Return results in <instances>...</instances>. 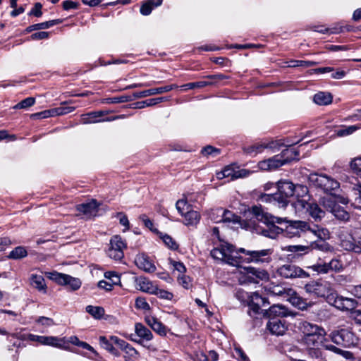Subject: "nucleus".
Here are the masks:
<instances>
[{
    "label": "nucleus",
    "mask_w": 361,
    "mask_h": 361,
    "mask_svg": "<svg viewBox=\"0 0 361 361\" xmlns=\"http://www.w3.org/2000/svg\"><path fill=\"white\" fill-rule=\"evenodd\" d=\"M333 97L329 92H319L314 95L313 100L318 105H328L332 102Z\"/></svg>",
    "instance_id": "obj_38"
},
{
    "label": "nucleus",
    "mask_w": 361,
    "mask_h": 361,
    "mask_svg": "<svg viewBox=\"0 0 361 361\" xmlns=\"http://www.w3.org/2000/svg\"><path fill=\"white\" fill-rule=\"evenodd\" d=\"M126 247V245L122 238L119 235H114L110 240L107 255L111 259L120 260L124 256L123 250Z\"/></svg>",
    "instance_id": "obj_13"
},
{
    "label": "nucleus",
    "mask_w": 361,
    "mask_h": 361,
    "mask_svg": "<svg viewBox=\"0 0 361 361\" xmlns=\"http://www.w3.org/2000/svg\"><path fill=\"white\" fill-rule=\"evenodd\" d=\"M248 174L249 171L245 169L235 171L233 167L228 166L222 171L216 172V176L219 180L228 178L230 180H233L239 178L246 177Z\"/></svg>",
    "instance_id": "obj_18"
},
{
    "label": "nucleus",
    "mask_w": 361,
    "mask_h": 361,
    "mask_svg": "<svg viewBox=\"0 0 361 361\" xmlns=\"http://www.w3.org/2000/svg\"><path fill=\"white\" fill-rule=\"evenodd\" d=\"M148 325L157 334L161 336L167 334L169 329L155 317H150L147 319Z\"/></svg>",
    "instance_id": "obj_31"
},
{
    "label": "nucleus",
    "mask_w": 361,
    "mask_h": 361,
    "mask_svg": "<svg viewBox=\"0 0 361 361\" xmlns=\"http://www.w3.org/2000/svg\"><path fill=\"white\" fill-rule=\"evenodd\" d=\"M55 111V108L49 110H45L39 113L32 114L31 117L37 118H47L49 117L56 116V114Z\"/></svg>",
    "instance_id": "obj_55"
},
{
    "label": "nucleus",
    "mask_w": 361,
    "mask_h": 361,
    "mask_svg": "<svg viewBox=\"0 0 361 361\" xmlns=\"http://www.w3.org/2000/svg\"><path fill=\"white\" fill-rule=\"evenodd\" d=\"M276 273L285 279H303L307 278L310 276L302 269L293 264H286L279 267L276 270Z\"/></svg>",
    "instance_id": "obj_9"
},
{
    "label": "nucleus",
    "mask_w": 361,
    "mask_h": 361,
    "mask_svg": "<svg viewBox=\"0 0 361 361\" xmlns=\"http://www.w3.org/2000/svg\"><path fill=\"white\" fill-rule=\"evenodd\" d=\"M135 306L137 309L142 310H149L150 309L149 305L147 303L145 298L142 297L136 298Z\"/></svg>",
    "instance_id": "obj_58"
},
{
    "label": "nucleus",
    "mask_w": 361,
    "mask_h": 361,
    "mask_svg": "<svg viewBox=\"0 0 361 361\" xmlns=\"http://www.w3.org/2000/svg\"><path fill=\"white\" fill-rule=\"evenodd\" d=\"M310 268L319 274H325L331 272H341L343 270L344 265L339 259L333 258L329 262H317Z\"/></svg>",
    "instance_id": "obj_7"
},
{
    "label": "nucleus",
    "mask_w": 361,
    "mask_h": 361,
    "mask_svg": "<svg viewBox=\"0 0 361 361\" xmlns=\"http://www.w3.org/2000/svg\"><path fill=\"white\" fill-rule=\"evenodd\" d=\"M107 114L104 111H91L81 115V123L82 124L96 123L105 121H111L116 117L108 118L105 117Z\"/></svg>",
    "instance_id": "obj_15"
},
{
    "label": "nucleus",
    "mask_w": 361,
    "mask_h": 361,
    "mask_svg": "<svg viewBox=\"0 0 361 361\" xmlns=\"http://www.w3.org/2000/svg\"><path fill=\"white\" fill-rule=\"evenodd\" d=\"M164 100V97H158L142 101L136 104L137 108L142 109L145 106H151L159 104Z\"/></svg>",
    "instance_id": "obj_49"
},
{
    "label": "nucleus",
    "mask_w": 361,
    "mask_h": 361,
    "mask_svg": "<svg viewBox=\"0 0 361 361\" xmlns=\"http://www.w3.org/2000/svg\"><path fill=\"white\" fill-rule=\"evenodd\" d=\"M35 103V99L34 97H27L18 103L13 106L15 109H27L32 106Z\"/></svg>",
    "instance_id": "obj_52"
},
{
    "label": "nucleus",
    "mask_w": 361,
    "mask_h": 361,
    "mask_svg": "<svg viewBox=\"0 0 361 361\" xmlns=\"http://www.w3.org/2000/svg\"><path fill=\"white\" fill-rule=\"evenodd\" d=\"M178 281L183 288L188 289L191 286L192 280L185 274L178 276Z\"/></svg>",
    "instance_id": "obj_60"
},
{
    "label": "nucleus",
    "mask_w": 361,
    "mask_h": 361,
    "mask_svg": "<svg viewBox=\"0 0 361 361\" xmlns=\"http://www.w3.org/2000/svg\"><path fill=\"white\" fill-rule=\"evenodd\" d=\"M301 329L304 334V336L312 335L319 336H326V331L323 328L310 322H303L301 326Z\"/></svg>",
    "instance_id": "obj_27"
},
{
    "label": "nucleus",
    "mask_w": 361,
    "mask_h": 361,
    "mask_svg": "<svg viewBox=\"0 0 361 361\" xmlns=\"http://www.w3.org/2000/svg\"><path fill=\"white\" fill-rule=\"evenodd\" d=\"M239 252L245 253L248 256L247 258L248 262L257 264L269 263L271 261V255L273 254L272 249L245 250L243 248H240Z\"/></svg>",
    "instance_id": "obj_8"
},
{
    "label": "nucleus",
    "mask_w": 361,
    "mask_h": 361,
    "mask_svg": "<svg viewBox=\"0 0 361 361\" xmlns=\"http://www.w3.org/2000/svg\"><path fill=\"white\" fill-rule=\"evenodd\" d=\"M98 204L94 200L90 202L82 203L77 206V210L87 217L96 216L98 209Z\"/></svg>",
    "instance_id": "obj_30"
},
{
    "label": "nucleus",
    "mask_w": 361,
    "mask_h": 361,
    "mask_svg": "<svg viewBox=\"0 0 361 361\" xmlns=\"http://www.w3.org/2000/svg\"><path fill=\"white\" fill-rule=\"evenodd\" d=\"M215 213H216L218 216H221L220 219L221 222L236 224L240 221V217L231 211L224 210L222 208H217Z\"/></svg>",
    "instance_id": "obj_32"
},
{
    "label": "nucleus",
    "mask_w": 361,
    "mask_h": 361,
    "mask_svg": "<svg viewBox=\"0 0 361 361\" xmlns=\"http://www.w3.org/2000/svg\"><path fill=\"white\" fill-rule=\"evenodd\" d=\"M288 292H293L292 294H290V297L289 298L290 302L295 306V307L298 308L299 310H306L308 307V303L305 300H304L302 298L299 296L298 294H296L295 292H293L291 289L288 290ZM290 295V293H288Z\"/></svg>",
    "instance_id": "obj_36"
},
{
    "label": "nucleus",
    "mask_w": 361,
    "mask_h": 361,
    "mask_svg": "<svg viewBox=\"0 0 361 361\" xmlns=\"http://www.w3.org/2000/svg\"><path fill=\"white\" fill-rule=\"evenodd\" d=\"M36 322L46 327L51 326L54 324V322L51 318L46 317H39L36 319Z\"/></svg>",
    "instance_id": "obj_62"
},
{
    "label": "nucleus",
    "mask_w": 361,
    "mask_h": 361,
    "mask_svg": "<svg viewBox=\"0 0 361 361\" xmlns=\"http://www.w3.org/2000/svg\"><path fill=\"white\" fill-rule=\"evenodd\" d=\"M42 344L51 345L54 347H59L61 345V341L55 336H44L43 338Z\"/></svg>",
    "instance_id": "obj_53"
},
{
    "label": "nucleus",
    "mask_w": 361,
    "mask_h": 361,
    "mask_svg": "<svg viewBox=\"0 0 361 361\" xmlns=\"http://www.w3.org/2000/svg\"><path fill=\"white\" fill-rule=\"evenodd\" d=\"M324 340V336H319L315 335L306 336L303 337L304 343L309 347H319L322 345Z\"/></svg>",
    "instance_id": "obj_39"
},
{
    "label": "nucleus",
    "mask_w": 361,
    "mask_h": 361,
    "mask_svg": "<svg viewBox=\"0 0 361 361\" xmlns=\"http://www.w3.org/2000/svg\"><path fill=\"white\" fill-rule=\"evenodd\" d=\"M245 217L243 225L246 229L272 239L283 231L280 226L285 223L288 224L286 232L292 234L291 237L300 236L301 232L311 231L312 228L305 221H290L286 218L274 216L258 206H253L245 213Z\"/></svg>",
    "instance_id": "obj_1"
},
{
    "label": "nucleus",
    "mask_w": 361,
    "mask_h": 361,
    "mask_svg": "<svg viewBox=\"0 0 361 361\" xmlns=\"http://www.w3.org/2000/svg\"><path fill=\"white\" fill-rule=\"evenodd\" d=\"M238 252L235 250L232 245H221L219 247H215L211 251V256L216 259L224 261L232 266H238L240 259L238 256Z\"/></svg>",
    "instance_id": "obj_5"
},
{
    "label": "nucleus",
    "mask_w": 361,
    "mask_h": 361,
    "mask_svg": "<svg viewBox=\"0 0 361 361\" xmlns=\"http://www.w3.org/2000/svg\"><path fill=\"white\" fill-rule=\"evenodd\" d=\"M163 0H147L142 2L140 6V13L143 16H148L154 8L161 5Z\"/></svg>",
    "instance_id": "obj_34"
},
{
    "label": "nucleus",
    "mask_w": 361,
    "mask_h": 361,
    "mask_svg": "<svg viewBox=\"0 0 361 361\" xmlns=\"http://www.w3.org/2000/svg\"><path fill=\"white\" fill-rule=\"evenodd\" d=\"M339 240L341 247L348 251H353L356 253L361 252V231L356 232V238L350 233L341 231L339 235Z\"/></svg>",
    "instance_id": "obj_6"
},
{
    "label": "nucleus",
    "mask_w": 361,
    "mask_h": 361,
    "mask_svg": "<svg viewBox=\"0 0 361 361\" xmlns=\"http://www.w3.org/2000/svg\"><path fill=\"white\" fill-rule=\"evenodd\" d=\"M210 85V82L207 81H198L195 82H189L187 84H184L180 86L182 90H188L190 89L195 88H202Z\"/></svg>",
    "instance_id": "obj_47"
},
{
    "label": "nucleus",
    "mask_w": 361,
    "mask_h": 361,
    "mask_svg": "<svg viewBox=\"0 0 361 361\" xmlns=\"http://www.w3.org/2000/svg\"><path fill=\"white\" fill-rule=\"evenodd\" d=\"M310 232L317 236L319 239L312 242L308 245L310 247V251L312 250H317L323 252H328L331 250V246L329 244L322 238V235L324 234V229H321L317 226H315L312 228Z\"/></svg>",
    "instance_id": "obj_17"
},
{
    "label": "nucleus",
    "mask_w": 361,
    "mask_h": 361,
    "mask_svg": "<svg viewBox=\"0 0 361 361\" xmlns=\"http://www.w3.org/2000/svg\"><path fill=\"white\" fill-rule=\"evenodd\" d=\"M152 294L157 295L159 298L171 300L173 297V294L167 290L159 289L156 286V290Z\"/></svg>",
    "instance_id": "obj_59"
},
{
    "label": "nucleus",
    "mask_w": 361,
    "mask_h": 361,
    "mask_svg": "<svg viewBox=\"0 0 361 361\" xmlns=\"http://www.w3.org/2000/svg\"><path fill=\"white\" fill-rule=\"evenodd\" d=\"M357 305V302L352 298H345L343 297V309L342 310L349 311L353 310Z\"/></svg>",
    "instance_id": "obj_57"
},
{
    "label": "nucleus",
    "mask_w": 361,
    "mask_h": 361,
    "mask_svg": "<svg viewBox=\"0 0 361 361\" xmlns=\"http://www.w3.org/2000/svg\"><path fill=\"white\" fill-rule=\"evenodd\" d=\"M75 108L74 106H61L55 108V110H56L55 112L56 114V116H61V115H64V114L71 113V112L75 110Z\"/></svg>",
    "instance_id": "obj_63"
},
{
    "label": "nucleus",
    "mask_w": 361,
    "mask_h": 361,
    "mask_svg": "<svg viewBox=\"0 0 361 361\" xmlns=\"http://www.w3.org/2000/svg\"><path fill=\"white\" fill-rule=\"evenodd\" d=\"M160 238L162 239L165 245L169 249L172 250H176L178 249V244L173 238H172L171 236L167 234H162Z\"/></svg>",
    "instance_id": "obj_46"
},
{
    "label": "nucleus",
    "mask_w": 361,
    "mask_h": 361,
    "mask_svg": "<svg viewBox=\"0 0 361 361\" xmlns=\"http://www.w3.org/2000/svg\"><path fill=\"white\" fill-rule=\"evenodd\" d=\"M85 309L86 312L96 319H102L105 313L104 309L100 306L87 305Z\"/></svg>",
    "instance_id": "obj_41"
},
{
    "label": "nucleus",
    "mask_w": 361,
    "mask_h": 361,
    "mask_svg": "<svg viewBox=\"0 0 361 361\" xmlns=\"http://www.w3.org/2000/svg\"><path fill=\"white\" fill-rule=\"evenodd\" d=\"M301 329L304 334V336L312 335L319 336H326V331L323 328L310 322H303L301 326Z\"/></svg>",
    "instance_id": "obj_28"
},
{
    "label": "nucleus",
    "mask_w": 361,
    "mask_h": 361,
    "mask_svg": "<svg viewBox=\"0 0 361 361\" xmlns=\"http://www.w3.org/2000/svg\"><path fill=\"white\" fill-rule=\"evenodd\" d=\"M135 281L136 288L140 291L152 294L156 290V286L146 277H136Z\"/></svg>",
    "instance_id": "obj_25"
},
{
    "label": "nucleus",
    "mask_w": 361,
    "mask_h": 361,
    "mask_svg": "<svg viewBox=\"0 0 361 361\" xmlns=\"http://www.w3.org/2000/svg\"><path fill=\"white\" fill-rule=\"evenodd\" d=\"M99 344L104 349L106 350L111 353L116 355H118L117 350L113 345L114 343L112 342L111 339L108 340L105 336H100Z\"/></svg>",
    "instance_id": "obj_42"
},
{
    "label": "nucleus",
    "mask_w": 361,
    "mask_h": 361,
    "mask_svg": "<svg viewBox=\"0 0 361 361\" xmlns=\"http://www.w3.org/2000/svg\"><path fill=\"white\" fill-rule=\"evenodd\" d=\"M281 155L285 164L295 160H298L299 152L294 147H289L283 150Z\"/></svg>",
    "instance_id": "obj_37"
},
{
    "label": "nucleus",
    "mask_w": 361,
    "mask_h": 361,
    "mask_svg": "<svg viewBox=\"0 0 361 361\" xmlns=\"http://www.w3.org/2000/svg\"><path fill=\"white\" fill-rule=\"evenodd\" d=\"M182 216L184 217V224L186 226H196L200 220V214L191 209L186 211Z\"/></svg>",
    "instance_id": "obj_33"
},
{
    "label": "nucleus",
    "mask_w": 361,
    "mask_h": 361,
    "mask_svg": "<svg viewBox=\"0 0 361 361\" xmlns=\"http://www.w3.org/2000/svg\"><path fill=\"white\" fill-rule=\"evenodd\" d=\"M360 127L357 126H344L336 130V135L339 137L349 135L355 132Z\"/></svg>",
    "instance_id": "obj_48"
},
{
    "label": "nucleus",
    "mask_w": 361,
    "mask_h": 361,
    "mask_svg": "<svg viewBox=\"0 0 361 361\" xmlns=\"http://www.w3.org/2000/svg\"><path fill=\"white\" fill-rule=\"evenodd\" d=\"M30 284L39 292L44 293L47 292L45 280L42 275L32 274L30 276Z\"/></svg>",
    "instance_id": "obj_35"
},
{
    "label": "nucleus",
    "mask_w": 361,
    "mask_h": 361,
    "mask_svg": "<svg viewBox=\"0 0 361 361\" xmlns=\"http://www.w3.org/2000/svg\"><path fill=\"white\" fill-rule=\"evenodd\" d=\"M42 5L40 3H36L34 7L29 12V16H34L35 17H41L42 15Z\"/></svg>",
    "instance_id": "obj_64"
},
{
    "label": "nucleus",
    "mask_w": 361,
    "mask_h": 361,
    "mask_svg": "<svg viewBox=\"0 0 361 361\" xmlns=\"http://www.w3.org/2000/svg\"><path fill=\"white\" fill-rule=\"evenodd\" d=\"M291 207L298 209H306L310 216L315 221L321 220L325 214L324 211H323L317 204L308 203L304 200H298L296 202L291 204Z\"/></svg>",
    "instance_id": "obj_10"
},
{
    "label": "nucleus",
    "mask_w": 361,
    "mask_h": 361,
    "mask_svg": "<svg viewBox=\"0 0 361 361\" xmlns=\"http://www.w3.org/2000/svg\"><path fill=\"white\" fill-rule=\"evenodd\" d=\"M111 340L118 348L126 353V357L128 359H136L137 357V351L126 341L114 336H111Z\"/></svg>",
    "instance_id": "obj_22"
},
{
    "label": "nucleus",
    "mask_w": 361,
    "mask_h": 361,
    "mask_svg": "<svg viewBox=\"0 0 361 361\" xmlns=\"http://www.w3.org/2000/svg\"><path fill=\"white\" fill-rule=\"evenodd\" d=\"M246 271L245 280L248 283H258L260 281H268L269 279V273L264 269L249 267L246 269Z\"/></svg>",
    "instance_id": "obj_19"
},
{
    "label": "nucleus",
    "mask_w": 361,
    "mask_h": 361,
    "mask_svg": "<svg viewBox=\"0 0 361 361\" xmlns=\"http://www.w3.org/2000/svg\"><path fill=\"white\" fill-rule=\"evenodd\" d=\"M27 255V250L24 247L18 246L13 249L8 255L10 259H19L26 257Z\"/></svg>",
    "instance_id": "obj_44"
},
{
    "label": "nucleus",
    "mask_w": 361,
    "mask_h": 361,
    "mask_svg": "<svg viewBox=\"0 0 361 361\" xmlns=\"http://www.w3.org/2000/svg\"><path fill=\"white\" fill-rule=\"evenodd\" d=\"M61 23H63L62 19H55L43 23H36L35 24V27L36 28V30H41L48 29L54 25L61 24Z\"/></svg>",
    "instance_id": "obj_45"
},
{
    "label": "nucleus",
    "mask_w": 361,
    "mask_h": 361,
    "mask_svg": "<svg viewBox=\"0 0 361 361\" xmlns=\"http://www.w3.org/2000/svg\"><path fill=\"white\" fill-rule=\"evenodd\" d=\"M174 87H176L174 85H166L164 87L151 88L149 90L135 92L133 93V97L136 99L146 97L150 95L162 94L164 92H167L173 90Z\"/></svg>",
    "instance_id": "obj_24"
},
{
    "label": "nucleus",
    "mask_w": 361,
    "mask_h": 361,
    "mask_svg": "<svg viewBox=\"0 0 361 361\" xmlns=\"http://www.w3.org/2000/svg\"><path fill=\"white\" fill-rule=\"evenodd\" d=\"M322 205L327 212L333 214L338 219L347 221L350 218L349 213L331 197L323 198Z\"/></svg>",
    "instance_id": "obj_11"
},
{
    "label": "nucleus",
    "mask_w": 361,
    "mask_h": 361,
    "mask_svg": "<svg viewBox=\"0 0 361 361\" xmlns=\"http://www.w3.org/2000/svg\"><path fill=\"white\" fill-rule=\"evenodd\" d=\"M264 316L269 319L277 318L281 319L289 316L295 317L292 311L289 310L286 307L282 305H274L268 310H264Z\"/></svg>",
    "instance_id": "obj_16"
},
{
    "label": "nucleus",
    "mask_w": 361,
    "mask_h": 361,
    "mask_svg": "<svg viewBox=\"0 0 361 361\" xmlns=\"http://www.w3.org/2000/svg\"><path fill=\"white\" fill-rule=\"evenodd\" d=\"M57 283L60 285H68L72 290H75L81 286V281L79 279L72 277L69 275L55 273L52 278Z\"/></svg>",
    "instance_id": "obj_20"
},
{
    "label": "nucleus",
    "mask_w": 361,
    "mask_h": 361,
    "mask_svg": "<svg viewBox=\"0 0 361 361\" xmlns=\"http://www.w3.org/2000/svg\"><path fill=\"white\" fill-rule=\"evenodd\" d=\"M283 165H285V164L281 154H276L258 163L259 168L263 171L276 170Z\"/></svg>",
    "instance_id": "obj_21"
},
{
    "label": "nucleus",
    "mask_w": 361,
    "mask_h": 361,
    "mask_svg": "<svg viewBox=\"0 0 361 361\" xmlns=\"http://www.w3.org/2000/svg\"><path fill=\"white\" fill-rule=\"evenodd\" d=\"M176 209L178 212L181 214V216L188 210L192 208L190 204H188L187 201L184 199L179 200L177 201L176 204Z\"/></svg>",
    "instance_id": "obj_54"
},
{
    "label": "nucleus",
    "mask_w": 361,
    "mask_h": 361,
    "mask_svg": "<svg viewBox=\"0 0 361 361\" xmlns=\"http://www.w3.org/2000/svg\"><path fill=\"white\" fill-rule=\"evenodd\" d=\"M234 357L238 361H250L247 355L244 353V351L240 347H235V349Z\"/></svg>",
    "instance_id": "obj_61"
},
{
    "label": "nucleus",
    "mask_w": 361,
    "mask_h": 361,
    "mask_svg": "<svg viewBox=\"0 0 361 361\" xmlns=\"http://www.w3.org/2000/svg\"><path fill=\"white\" fill-rule=\"evenodd\" d=\"M201 153L205 157L212 156V157H215L220 154V149L211 145H207L202 149Z\"/></svg>",
    "instance_id": "obj_51"
},
{
    "label": "nucleus",
    "mask_w": 361,
    "mask_h": 361,
    "mask_svg": "<svg viewBox=\"0 0 361 361\" xmlns=\"http://www.w3.org/2000/svg\"><path fill=\"white\" fill-rule=\"evenodd\" d=\"M277 192L273 194H263L260 196L262 202H277L279 207H285L289 198L294 195L295 190L300 188L302 192H307V188L301 185H294L286 180H281L276 183Z\"/></svg>",
    "instance_id": "obj_2"
},
{
    "label": "nucleus",
    "mask_w": 361,
    "mask_h": 361,
    "mask_svg": "<svg viewBox=\"0 0 361 361\" xmlns=\"http://www.w3.org/2000/svg\"><path fill=\"white\" fill-rule=\"evenodd\" d=\"M329 337L336 345L350 348L358 343V337L349 328H341L332 331Z\"/></svg>",
    "instance_id": "obj_4"
},
{
    "label": "nucleus",
    "mask_w": 361,
    "mask_h": 361,
    "mask_svg": "<svg viewBox=\"0 0 361 361\" xmlns=\"http://www.w3.org/2000/svg\"><path fill=\"white\" fill-rule=\"evenodd\" d=\"M135 263L139 269L145 272L152 273L156 270V267L152 261L145 254L137 255L135 259Z\"/></svg>",
    "instance_id": "obj_23"
},
{
    "label": "nucleus",
    "mask_w": 361,
    "mask_h": 361,
    "mask_svg": "<svg viewBox=\"0 0 361 361\" xmlns=\"http://www.w3.org/2000/svg\"><path fill=\"white\" fill-rule=\"evenodd\" d=\"M343 296H340L337 293H331L329 295H328L326 301L328 303L334 306L336 308L342 310V309H343Z\"/></svg>",
    "instance_id": "obj_40"
},
{
    "label": "nucleus",
    "mask_w": 361,
    "mask_h": 361,
    "mask_svg": "<svg viewBox=\"0 0 361 361\" xmlns=\"http://www.w3.org/2000/svg\"><path fill=\"white\" fill-rule=\"evenodd\" d=\"M269 305V301L266 298H263L258 293H251L248 296V306L250 308L249 314L251 315V312L255 314L263 312L262 307H265Z\"/></svg>",
    "instance_id": "obj_14"
},
{
    "label": "nucleus",
    "mask_w": 361,
    "mask_h": 361,
    "mask_svg": "<svg viewBox=\"0 0 361 361\" xmlns=\"http://www.w3.org/2000/svg\"><path fill=\"white\" fill-rule=\"evenodd\" d=\"M353 173L361 178V157L354 159L350 163Z\"/></svg>",
    "instance_id": "obj_56"
},
{
    "label": "nucleus",
    "mask_w": 361,
    "mask_h": 361,
    "mask_svg": "<svg viewBox=\"0 0 361 361\" xmlns=\"http://www.w3.org/2000/svg\"><path fill=\"white\" fill-rule=\"evenodd\" d=\"M307 293L316 297L324 298L328 296L331 293L330 284L326 281H313L307 283L305 286Z\"/></svg>",
    "instance_id": "obj_12"
},
{
    "label": "nucleus",
    "mask_w": 361,
    "mask_h": 361,
    "mask_svg": "<svg viewBox=\"0 0 361 361\" xmlns=\"http://www.w3.org/2000/svg\"><path fill=\"white\" fill-rule=\"evenodd\" d=\"M314 30L317 32L320 33H325V32H329V33H338L343 31V27H333V28H327L325 27L324 25H317L314 26Z\"/></svg>",
    "instance_id": "obj_50"
},
{
    "label": "nucleus",
    "mask_w": 361,
    "mask_h": 361,
    "mask_svg": "<svg viewBox=\"0 0 361 361\" xmlns=\"http://www.w3.org/2000/svg\"><path fill=\"white\" fill-rule=\"evenodd\" d=\"M135 331L136 335L140 338V340L137 341V340L133 339V338H132V340L135 341L139 343H141L144 341H149L153 338V335H152L151 331L141 323L135 324Z\"/></svg>",
    "instance_id": "obj_29"
},
{
    "label": "nucleus",
    "mask_w": 361,
    "mask_h": 361,
    "mask_svg": "<svg viewBox=\"0 0 361 361\" xmlns=\"http://www.w3.org/2000/svg\"><path fill=\"white\" fill-rule=\"evenodd\" d=\"M285 250L290 252L297 253L299 255L302 254H307L310 252V247L305 245H288L284 248Z\"/></svg>",
    "instance_id": "obj_43"
},
{
    "label": "nucleus",
    "mask_w": 361,
    "mask_h": 361,
    "mask_svg": "<svg viewBox=\"0 0 361 361\" xmlns=\"http://www.w3.org/2000/svg\"><path fill=\"white\" fill-rule=\"evenodd\" d=\"M308 180L311 186L330 195L340 188L337 180L324 173H312L309 175Z\"/></svg>",
    "instance_id": "obj_3"
},
{
    "label": "nucleus",
    "mask_w": 361,
    "mask_h": 361,
    "mask_svg": "<svg viewBox=\"0 0 361 361\" xmlns=\"http://www.w3.org/2000/svg\"><path fill=\"white\" fill-rule=\"evenodd\" d=\"M267 327L272 334L277 336L283 335L286 330L285 323L281 319L277 318L269 319Z\"/></svg>",
    "instance_id": "obj_26"
}]
</instances>
